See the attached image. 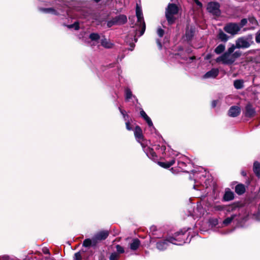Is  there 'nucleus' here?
<instances>
[{
    "label": "nucleus",
    "instance_id": "obj_24",
    "mask_svg": "<svg viewBox=\"0 0 260 260\" xmlns=\"http://www.w3.org/2000/svg\"><path fill=\"white\" fill-rule=\"evenodd\" d=\"M41 10L45 13H51L55 15H58L59 13L53 8H41Z\"/></svg>",
    "mask_w": 260,
    "mask_h": 260
},
{
    "label": "nucleus",
    "instance_id": "obj_9",
    "mask_svg": "<svg viewBox=\"0 0 260 260\" xmlns=\"http://www.w3.org/2000/svg\"><path fill=\"white\" fill-rule=\"evenodd\" d=\"M195 27L192 26L187 25L185 29V37L187 41L192 40L194 36Z\"/></svg>",
    "mask_w": 260,
    "mask_h": 260
},
{
    "label": "nucleus",
    "instance_id": "obj_58",
    "mask_svg": "<svg viewBox=\"0 0 260 260\" xmlns=\"http://www.w3.org/2000/svg\"><path fill=\"white\" fill-rule=\"evenodd\" d=\"M134 39L135 42H137L138 41V39L136 38V34L134 36Z\"/></svg>",
    "mask_w": 260,
    "mask_h": 260
},
{
    "label": "nucleus",
    "instance_id": "obj_49",
    "mask_svg": "<svg viewBox=\"0 0 260 260\" xmlns=\"http://www.w3.org/2000/svg\"><path fill=\"white\" fill-rule=\"evenodd\" d=\"M145 121L147 122L148 125L149 127L152 126L153 127H154L152 121L151 120L150 118L149 119H148V120H147L146 121Z\"/></svg>",
    "mask_w": 260,
    "mask_h": 260
},
{
    "label": "nucleus",
    "instance_id": "obj_23",
    "mask_svg": "<svg viewBox=\"0 0 260 260\" xmlns=\"http://www.w3.org/2000/svg\"><path fill=\"white\" fill-rule=\"evenodd\" d=\"M217 37L219 40L224 42H226L229 39V37L221 29L219 30Z\"/></svg>",
    "mask_w": 260,
    "mask_h": 260
},
{
    "label": "nucleus",
    "instance_id": "obj_56",
    "mask_svg": "<svg viewBox=\"0 0 260 260\" xmlns=\"http://www.w3.org/2000/svg\"><path fill=\"white\" fill-rule=\"evenodd\" d=\"M142 141H140V144H141V145L142 146L143 149V151H145V149H146V148H147L148 147H147L146 145H145V144L144 143H143L142 142Z\"/></svg>",
    "mask_w": 260,
    "mask_h": 260
},
{
    "label": "nucleus",
    "instance_id": "obj_6",
    "mask_svg": "<svg viewBox=\"0 0 260 260\" xmlns=\"http://www.w3.org/2000/svg\"><path fill=\"white\" fill-rule=\"evenodd\" d=\"M241 27L236 23H229L226 24L223 27L224 30L228 34L232 35L237 34L240 31Z\"/></svg>",
    "mask_w": 260,
    "mask_h": 260
},
{
    "label": "nucleus",
    "instance_id": "obj_33",
    "mask_svg": "<svg viewBox=\"0 0 260 260\" xmlns=\"http://www.w3.org/2000/svg\"><path fill=\"white\" fill-rule=\"evenodd\" d=\"M107 25L108 28H110L113 25H117L114 18L107 21Z\"/></svg>",
    "mask_w": 260,
    "mask_h": 260
},
{
    "label": "nucleus",
    "instance_id": "obj_15",
    "mask_svg": "<svg viewBox=\"0 0 260 260\" xmlns=\"http://www.w3.org/2000/svg\"><path fill=\"white\" fill-rule=\"evenodd\" d=\"M219 74L218 69H212L210 71L207 72L203 76L204 78H214L216 77Z\"/></svg>",
    "mask_w": 260,
    "mask_h": 260
},
{
    "label": "nucleus",
    "instance_id": "obj_17",
    "mask_svg": "<svg viewBox=\"0 0 260 260\" xmlns=\"http://www.w3.org/2000/svg\"><path fill=\"white\" fill-rule=\"evenodd\" d=\"M175 159L174 158H173L169 161L162 162V161H158L157 162V164L160 167H161L164 169H168L170 167H171L172 166H173L175 164Z\"/></svg>",
    "mask_w": 260,
    "mask_h": 260
},
{
    "label": "nucleus",
    "instance_id": "obj_60",
    "mask_svg": "<svg viewBox=\"0 0 260 260\" xmlns=\"http://www.w3.org/2000/svg\"><path fill=\"white\" fill-rule=\"evenodd\" d=\"M196 59V56H192V57L189 58L190 60H193V59Z\"/></svg>",
    "mask_w": 260,
    "mask_h": 260
},
{
    "label": "nucleus",
    "instance_id": "obj_45",
    "mask_svg": "<svg viewBox=\"0 0 260 260\" xmlns=\"http://www.w3.org/2000/svg\"><path fill=\"white\" fill-rule=\"evenodd\" d=\"M125 125H126V128L128 131H132V130H133V127L132 126L131 122L129 121H127V122H126Z\"/></svg>",
    "mask_w": 260,
    "mask_h": 260
},
{
    "label": "nucleus",
    "instance_id": "obj_16",
    "mask_svg": "<svg viewBox=\"0 0 260 260\" xmlns=\"http://www.w3.org/2000/svg\"><path fill=\"white\" fill-rule=\"evenodd\" d=\"M235 191L239 196L243 194L246 191L245 185L242 183H238L235 187Z\"/></svg>",
    "mask_w": 260,
    "mask_h": 260
},
{
    "label": "nucleus",
    "instance_id": "obj_61",
    "mask_svg": "<svg viewBox=\"0 0 260 260\" xmlns=\"http://www.w3.org/2000/svg\"><path fill=\"white\" fill-rule=\"evenodd\" d=\"M95 3H99L100 1H101L102 0H93Z\"/></svg>",
    "mask_w": 260,
    "mask_h": 260
},
{
    "label": "nucleus",
    "instance_id": "obj_37",
    "mask_svg": "<svg viewBox=\"0 0 260 260\" xmlns=\"http://www.w3.org/2000/svg\"><path fill=\"white\" fill-rule=\"evenodd\" d=\"M248 20H249V22L250 23H251L252 24L255 25H258V22H257V20L253 16L249 17L248 18Z\"/></svg>",
    "mask_w": 260,
    "mask_h": 260
},
{
    "label": "nucleus",
    "instance_id": "obj_5",
    "mask_svg": "<svg viewBox=\"0 0 260 260\" xmlns=\"http://www.w3.org/2000/svg\"><path fill=\"white\" fill-rule=\"evenodd\" d=\"M207 9L208 11L216 16H219L221 14L220 10V4L218 2H211L207 5Z\"/></svg>",
    "mask_w": 260,
    "mask_h": 260
},
{
    "label": "nucleus",
    "instance_id": "obj_20",
    "mask_svg": "<svg viewBox=\"0 0 260 260\" xmlns=\"http://www.w3.org/2000/svg\"><path fill=\"white\" fill-rule=\"evenodd\" d=\"M253 171L255 176L260 178V162L255 161L253 165Z\"/></svg>",
    "mask_w": 260,
    "mask_h": 260
},
{
    "label": "nucleus",
    "instance_id": "obj_53",
    "mask_svg": "<svg viewBox=\"0 0 260 260\" xmlns=\"http://www.w3.org/2000/svg\"><path fill=\"white\" fill-rule=\"evenodd\" d=\"M158 147H160V149L162 151V153L165 152L166 149V146L165 145H158Z\"/></svg>",
    "mask_w": 260,
    "mask_h": 260
},
{
    "label": "nucleus",
    "instance_id": "obj_10",
    "mask_svg": "<svg viewBox=\"0 0 260 260\" xmlns=\"http://www.w3.org/2000/svg\"><path fill=\"white\" fill-rule=\"evenodd\" d=\"M134 136L138 142L144 140L142 129L139 125H136L134 129Z\"/></svg>",
    "mask_w": 260,
    "mask_h": 260
},
{
    "label": "nucleus",
    "instance_id": "obj_12",
    "mask_svg": "<svg viewBox=\"0 0 260 260\" xmlns=\"http://www.w3.org/2000/svg\"><path fill=\"white\" fill-rule=\"evenodd\" d=\"M234 198L235 194L234 192L230 188H226L223 196L222 201L224 202L230 201L234 200Z\"/></svg>",
    "mask_w": 260,
    "mask_h": 260
},
{
    "label": "nucleus",
    "instance_id": "obj_41",
    "mask_svg": "<svg viewBox=\"0 0 260 260\" xmlns=\"http://www.w3.org/2000/svg\"><path fill=\"white\" fill-rule=\"evenodd\" d=\"M247 23V19L246 18H243L241 20V21L239 23V27H241L242 28L244 26H245L246 23Z\"/></svg>",
    "mask_w": 260,
    "mask_h": 260
},
{
    "label": "nucleus",
    "instance_id": "obj_7",
    "mask_svg": "<svg viewBox=\"0 0 260 260\" xmlns=\"http://www.w3.org/2000/svg\"><path fill=\"white\" fill-rule=\"evenodd\" d=\"M256 112L255 109L253 107V105L250 102H248L245 107L243 114L245 117L251 118L256 115Z\"/></svg>",
    "mask_w": 260,
    "mask_h": 260
},
{
    "label": "nucleus",
    "instance_id": "obj_38",
    "mask_svg": "<svg viewBox=\"0 0 260 260\" xmlns=\"http://www.w3.org/2000/svg\"><path fill=\"white\" fill-rule=\"evenodd\" d=\"M116 248L117 251L118 252L117 253H118V254L123 253L124 252V249L123 247H122L120 245H117L116 246Z\"/></svg>",
    "mask_w": 260,
    "mask_h": 260
},
{
    "label": "nucleus",
    "instance_id": "obj_18",
    "mask_svg": "<svg viewBox=\"0 0 260 260\" xmlns=\"http://www.w3.org/2000/svg\"><path fill=\"white\" fill-rule=\"evenodd\" d=\"M168 246V243L166 240L158 241L156 243V247L157 249L160 251H164L166 250Z\"/></svg>",
    "mask_w": 260,
    "mask_h": 260
},
{
    "label": "nucleus",
    "instance_id": "obj_35",
    "mask_svg": "<svg viewBox=\"0 0 260 260\" xmlns=\"http://www.w3.org/2000/svg\"><path fill=\"white\" fill-rule=\"evenodd\" d=\"M119 258V255L116 252H113L111 254L109 259L110 260H118Z\"/></svg>",
    "mask_w": 260,
    "mask_h": 260
},
{
    "label": "nucleus",
    "instance_id": "obj_44",
    "mask_svg": "<svg viewBox=\"0 0 260 260\" xmlns=\"http://www.w3.org/2000/svg\"><path fill=\"white\" fill-rule=\"evenodd\" d=\"M255 42L260 43V29L255 34Z\"/></svg>",
    "mask_w": 260,
    "mask_h": 260
},
{
    "label": "nucleus",
    "instance_id": "obj_27",
    "mask_svg": "<svg viewBox=\"0 0 260 260\" xmlns=\"http://www.w3.org/2000/svg\"><path fill=\"white\" fill-rule=\"evenodd\" d=\"M89 39L92 41H98L100 39V36L98 33L92 32L89 36Z\"/></svg>",
    "mask_w": 260,
    "mask_h": 260
},
{
    "label": "nucleus",
    "instance_id": "obj_42",
    "mask_svg": "<svg viewBox=\"0 0 260 260\" xmlns=\"http://www.w3.org/2000/svg\"><path fill=\"white\" fill-rule=\"evenodd\" d=\"M74 259L75 260H82V256L80 252H77L75 253Z\"/></svg>",
    "mask_w": 260,
    "mask_h": 260
},
{
    "label": "nucleus",
    "instance_id": "obj_43",
    "mask_svg": "<svg viewBox=\"0 0 260 260\" xmlns=\"http://www.w3.org/2000/svg\"><path fill=\"white\" fill-rule=\"evenodd\" d=\"M157 35L159 37H162L164 35V33H165V31L163 29H162L161 28H159L158 29H157Z\"/></svg>",
    "mask_w": 260,
    "mask_h": 260
},
{
    "label": "nucleus",
    "instance_id": "obj_54",
    "mask_svg": "<svg viewBox=\"0 0 260 260\" xmlns=\"http://www.w3.org/2000/svg\"><path fill=\"white\" fill-rule=\"evenodd\" d=\"M193 1L195 2L197 6L201 7H202V3L200 2L199 0H193Z\"/></svg>",
    "mask_w": 260,
    "mask_h": 260
},
{
    "label": "nucleus",
    "instance_id": "obj_21",
    "mask_svg": "<svg viewBox=\"0 0 260 260\" xmlns=\"http://www.w3.org/2000/svg\"><path fill=\"white\" fill-rule=\"evenodd\" d=\"M141 244L140 240L138 238L133 239L132 242L130 244V248L132 250H136L138 249Z\"/></svg>",
    "mask_w": 260,
    "mask_h": 260
},
{
    "label": "nucleus",
    "instance_id": "obj_50",
    "mask_svg": "<svg viewBox=\"0 0 260 260\" xmlns=\"http://www.w3.org/2000/svg\"><path fill=\"white\" fill-rule=\"evenodd\" d=\"M218 100H213L211 103V107L212 108H215L218 103Z\"/></svg>",
    "mask_w": 260,
    "mask_h": 260
},
{
    "label": "nucleus",
    "instance_id": "obj_14",
    "mask_svg": "<svg viewBox=\"0 0 260 260\" xmlns=\"http://www.w3.org/2000/svg\"><path fill=\"white\" fill-rule=\"evenodd\" d=\"M116 20L117 25H121L127 22V19L126 15L120 14L114 17Z\"/></svg>",
    "mask_w": 260,
    "mask_h": 260
},
{
    "label": "nucleus",
    "instance_id": "obj_63",
    "mask_svg": "<svg viewBox=\"0 0 260 260\" xmlns=\"http://www.w3.org/2000/svg\"><path fill=\"white\" fill-rule=\"evenodd\" d=\"M160 149V147H158V145H157L156 146V149Z\"/></svg>",
    "mask_w": 260,
    "mask_h": 260
},
{
    "label": "nucleus",
    "instance_id": "obj_36",
    "mask_svg": "<svg viewBox=\"0 0 260 260\" xmlns=\"http://www.w3.org/2000/svg\"><path fill=\"white\" fill-rule=\"evenodd\" d=\"M140 116L144 119V120L146 121L150 117L147 115L145 112L142 109L140 112Z\"/></svg>",
    "mask_w": 260,
    "mask_h": 260
},
{
    "label": "nucleus",
    "instance_id": "obj_48",
    "mask_svg": "<svg viewBox=\"0 0 260 260\" xmlns=\"http://www.w3.org/2000/svg\"><path fill=\"white\" fill-rule=\"evenodd\" d=\"M129 46L130 47L128 48V50L130 51H133L135 47V43L131 42L129 44Z\"/></svg>",
    "mask_w": 260,
    "mask_h": 260
},
{
    "label": "nucleus",
    "instance_id": "obj_11",
    "mask_svg": "<svg viewBox=\"0 0 260 260\" xmlns=\"http://www.w3.org/2000/svg\"><path fill=\"white\" fill-rule=\"evenodd\" d=\"M241 109L237 106H233L230 108L228 111V115L231 117H236L240 115Z\"/></svg>",
    "mask_w": 260,
    "mask_h": 260
},
{
    "label": "nucleus",
    "instance_id": "obj_31",
    "mask_svg": "<svg viewBox=\"0 0 260 260\" xmlns=\"http://www.w3.org/2000/svg\"><path fill=\"white\" fill-rule=\"evenodd\" d=\"M236 216L235 214L232 215L231 216L226 218L223 221V224L225 225H228L229 224H230L233 220L235 218V217Z\"/></svg>",
    "mask_w": 260,
    "mask_h": 260
},
{
    "label": "nucleus",
    "instance_id": "obj_25",
    "mask_svg": "<svg viewBox=\"0 0 260 260\" xmlns=\"http://www.w3.org/2000/svg\"><path fill=\"white\" fill-rule=\"evenodd\" d=\"M244 82L242 80H236L234 82V86L237 89H242L244 87Z\"/></svg>",
    "mask_w": 260,
    "mask_h": 260
},
{
    "label": "nucleus",
    "instance_id": "obj_34",
    "mask_svg": "<svg viewBox=\"0 0 260 260\" xmlns=\"http://www.w3.org/2000/svg\"><path fill=\"white\" fill-rule=\"evenodd\" d=\"M215 211H225V205H215L213 206Z\"/></svg>",
    "mask_w": 260,
    "mask_h": 260
},
{
    "label": "nucleus",
    "instance_id": "obj_55",
    "mask_svg": "<svg viewBox=\"0 0 260 260\" xmlns=\"http://www.w3.org/2000/svg\"><path fill=\"white\" fill-rule=\"evenodd\" d=\"M212 56H213V55H212V54H210H210H208L206 56V57H205V59H207V60L210 59L212 58Z\"/></svg>",
    "mask_w": 260,
    "mask_h": 260
},
{
    "label": "nucleus",
    "instance_id": "obj_59",
    "mask_svg": "<svg viewBox=\"0 0 260 260\" xmlns=\"http://www.w3.org/2000/svg\"><path fill=\"white\" fill-rule=\"evenodd\" d=\"M241 175L243 176H246V173L244 171H242L241 172Z\"/></svg>",
    "mask_w": 260,
    "mask_h": 260
},
{
    "label": "nucleus",
    "instance_id": "obj_29",
    "mask_svg": "<svg viewBox=\"0 0 260 260\" xmlns=\"http://www.w3.org/2000/svg\"><path fill=\"white\" fill-rule=\"evenodd\" d=\"M101 45L105 48H110L112 47V44L110 43L106 38H104L101 40Z\"/></svg>",
    "mask_w": 260,
    "mask_h": 260
},
{
    "label": "nucleus",
    "instance_id": "obj_51",
    "mask_svg": "<svg viewBox=\"0 0 260 260\" xmlns=\"http://www.w3.org/2000/svg\"><path fill=\"white\" fill-rule=\"evenodd\" d=\"M120 112L123 115L124 118L126 120V117L128 118L129 116L127 114H125V111L124 110H122L120 109Z\"/></svg>",
    "mask_w": 260,
    "mask_h": 260
},
{
    "label": "nucleus",
    "instance_id": "obj_8",
    "mask_svg": "<svg viewBox=\"0 0 260 260\" xmlns=\"http://www.w3.org/2000/svg\"><path fill=\"white\" fill-rule=\"evenodd\" d=\"M250 43L247 40L243 37L238 38L236 41V44H233L231 46H234L235 49L236 48H247L250 46Z\"/></svg>",
    "mask_w": 260,
    "mask_h": 260
},
{
    "label": "nucleus",
    "instance_id": "obj_1",
    "mask_svg": "<svg viewBox=\"0 0 260 260\" xmlns=\"http://www.w3.org/2000/svg\"><path fill=\"white\" fill-rule=\"evenodd\" d=\"M235 50V47L231 46L223 54L216 58V62L217 63L221 62L223 64H232L242 55L240 51L234 52Z\"/></svg>",
    "mask_w": 260,
    "mask_h": 260
},
{
    "label": "nucleus",
    "instance_id": "obj_13",
    "mask_svg": "<svg viewBox=\"0 0 260 260\" xmlns=\"http://www.w3.org/2000/svg\"><path fill=\"white\" fill-rule=\"evenodd\" d=\"M109 235V232L108 231L102 230L96 233L94 236L98 240L101 241L106 239Z\"/></svg>",
    "mask_w": 260,
    "mask_h": 260
},
{
    "label": "nucleus",
    "instance_id": "obj_3",
    "mask_svg": "<svg viewBox=\"0 0 260 260\" xmlns=\"http://www.w3.org/2000/svg\"><path fill=\"white\" fill-rule=\"evenodd\" d=\"M186 232V231H183L182 230H180L175 232L173 236L167 237L165 240L168 243L169 242L173 244L181 245L183 243H184L185 241L183 238L179 236H183Z\"/></svg>",
    "mask_w": 260,
    "mask_h": 260
},
{
    "label": "nucleus",
    "instance_id": "obj_39",
    "mask_svg": "<svg viewBox=\"0 0 260 260\" xmlns=\"http://www.w3.org/2000/svg\"><path fill=\"white\" fill-rule=\"evenodd\" d=\"M209 222L212 226H215L218 224V220L216 218L210 219Z\"/></svg>",
    "mask_w": 260,
    "mask_h": 260
},
{
    "label": "nucleus",
    "instance_id": "obj_28",
    "mask_svg": "<svg viewBox=\"0 0 260 260\" xmlns=\"http://www.w3.org/2000/svg\"><path fill=\"white\" fill-rule=\"evenodd\" d=\"M225 50V45L223 44H219L218 46L216 47V48L214 50V52L217 54H219L222 53Z\"/></svg>",
    "mask_w": 260,
    "mask_h": 260
},
{
    "label": "nucleus",
    "instance_id": "obj_30",
    "mask_svg": "<svg viewBox=\"0 0 260 260\" xmlns=\"http://www.w3.org/2000/svg\"><path fill=\"white\" fill-rule=\"evenodd\" d=\"M63 25L67 26L68 28H74V29L76 30L79 29L80 28L79 23L78 21H76L73 24L70 25H66L63 24Z\"/></svg>",
    "mask_w": 260,
    "mask_h": 260
},
{
    "label": "nucleus",
    "instance_id": "obj_52",
    "mask_svg": "<svg viewBox=\"0 0 260 260\" xmlns=\"http://www.w3.org/2000/svg\"><path fill=\"white\" fill-rule=\"evenodd\" d=\"M156 43H157V45H158V46L159 47V49H161V48H162V44H161L160 40H159V39H157Z\"/></svg>",
    "mask_w": 260,
    "mask_h": 260
},
{
    "label": "nucleus",
    "instance_id": "obj_47",
    "mask_svg": "<svg viewBox=\"0 0 260 260\" xmlns=\"http://www.w3.org/2000/svg\"><path fill=\"white\" fill-rule=\"evenodd\" d=\"M170 170H171V172L174 174H177L178 173H179L180 172L179 169L178 168H175V167L172 168Z\"/></svg>",
    "mask_w": 260,
    "mask_h": 260
},
{
    "label": "nucleus",
    "instance_id": "obj_40",
    "mask_svg": "<svg viewBox=\"0 0 260 260\" xmlns=\"http://www.w3.org/2000/svg\"><path fill=\"white\" fill-rule=\"evenodd\" d=\"M91 240H92V247H95L99 242H100V241L98 240L94 236H93Z\"/></svg>",
    "mask_w": 260,
    "mask_h": 260
},
{
    "label": "nucleus",
    "instance_id": "obj_32",
    "mask_svg": "<svg viewBox=\"0 0 260 260\" xmlns=\"http://www.w3.org/2000/svg\"><path fill=\"white\" fill-rule=\"evenodd\" d=\"M91 242L92 240L90 239H85L83 242L82 246L85 247H92Z\"/></svg>",
    "mask_w": 260,
    "mask_h": 260
},
{
    "label": "nucleus",
    "instance_id": "obj_2",
    "mask_svg": "<svg viewBox=\"0 0 260 260\" xmlns=\"http://www.w3.org/2000/svg\"><path fill=\"white\" fill-rule=\"evenodd\" d=\"M179 12V8L176 4L169 3L166 9L165 16L169 25L175 23L177 18L175 16Z\"/></svg>",
    "mask_w": 260,
    "mask_h": 260
},
{
    "label": "nucleus",
    "instance_id": "obj_62",
    "mask_svg": "<svg viewBox=\"0 0 260 260\" xmlns=\"http://www.w3.org/2000/svg\"><path fill=\"white\" fill-rule=\"evenodd\" d=\"M44 252L45 254L49 253V250L47 249V251H44Z\"/></svg>",
    "mask_w": 260,
    "mask_h": 260
},
{
    "label": "nucleus",
    "instance_id": "obj_57",
    "mask_svg": "<svg viewBox=\"0 0 260 260\" xmlns=\"http://www.w3.org/2000/svg\"><path fill=\"white\" fill-rule=\"evenodd\" d=\"M129 21L131 22V23L133 24H134V17H133L132 18H131V17H129Z\"/></svg>",
    "mask_w": 260,
    "mask_h": 260
},
{
    "label": "nucleus",
    "instance_id": "obj_19",
    "mask_svg": "<svg viewBox=\"0 0 260 260\" xmlns=\"http://www.w3.org/2000/svg\"><path fill=\"white\" fill-rule=\"evenodd\" d=\"M144 152L146 153L147 156L151 159H155L157 157L156 153L152 148H146V149H145Z\"/></svg>",
    "mask_w": 260,
    "mask_h": 260
},
{
    "label": "nucleus",
    "instance_id": "obj_26",
    "mask_svg": "<svg viewBox=\"0 0 260 260\" xmlns=\"http://www.w3.org/2000/svg\"><path fill=\"white\" fill-rule=\"evenodd\" d=\"M133 96V94L131 90L128 87H126L125 88V100L128 101L131 99H132Z\"/></svg>",
    "mask_w": 260,
    "mask_h": 260
},
{
    "label": "nucleus",
    "instance_id": "obj_4",
    "mask_svg": "<svg viewBox=\"0 0 260 260\" xmlns=\"http://www.w3.org/2000/svg\"><path fill=\"white\" fill-rule=\"evenodd\" d=\"M136 14L138 19L137 22L139 23V28H141L140 36H141L144 34L145 31L146 24L144 20L142 9L138 6V4H137L136 9Z\"/></svg>",
    "mask_w": 260,
    "mask_h": 260
},
{
    "label": "nucleus",
    "instance_id": "obj_46",
    "mask_svg": "<svg viewBox=\"0 0 260 260\" xmlns=\"http://www.w3.org/2000/svg\"><path fill=\"white\" fill-rule=\"evenodd\" d=\"M186 166V164L183 161H178V168L183 170V168Z\"/></svg>",
    "mask_w": 260,
    "mask_h": 260
},
{
    "label": "nucleus",
    "instance_id": "obj_22",
    "mask_svg": "<svg viewBox=\"0 0 260 260\" xmlns=\"http://www.w3.org/2000/svg\"><path fill=\"white\" fill-rule=\"evenodd\" d=\"M238 203H234L231 205L225 206V211L230 212L235 210L238 207Z\"/></svg>",
    "mask_w": 260,
    "mask_h": 260
}]
</instances>
